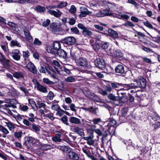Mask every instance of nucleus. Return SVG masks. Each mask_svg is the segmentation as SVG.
I'll return each instance as SVG.
<instances>
[{"label": "nucleus", "mask_w": 160, "mask_h": 160, "mask_svg": "<svg viewBox=\"0 0 160 160\" xmlns=\"http://www.w3.org/2000/svg\"><path fill=\"white\" fill-rule=\"evenodd\" d=\"M127 86L128 88H144L146 86V82L145 79L141 76L138 77L136 79L134 80L133 83L125 84Z\"/></svg>", "instance_id": "obj_1"}, {"label": "nucleus", "mask_w": 160, "mask_h": 160, "mask_svg": "<svg viewBox=\"0 0 160 160\" xmlns=\"http://www.w3.org/2000/svg\"><path fill=\"white\" fill-rule=\"evenodd\" d=\"M75 38L72 36L66 37L61 41V42L62 43L70 45H74L75 43Z\"/></svg>", "instance_id": "obj_2"}, {"label": "nucleus", "mask_w": 160, "mask_h": 160, "mask_svg": "<svg viewBox=\"0 0 160 160\" xmlns=\"http://www.w3.org/2000/svg\"><path fill=\"white\" fill-rule=\"evenodd\" d=\"M36 82L35 83V88H37L38 91L43 93H47L48 91L47 87L41 84L36 79Z\"/></svg>", "instance_id": "obj_3"}, {"label": "nucleus", "mask_w": 160, "mask_h": 160, "mask_svg": "<svg viewBox=\"0 0 160 160\" xmlns=\"http://www.w3.org/2000/svg\"><path fill=\"white\" fill-rule=\"evenodd\" d=\"M95 66L100 69L103 70L105 68L104 60L100 58H97L94 61Z\"/></svg>", "instance_id": "obj_4"}, {"label": "nucleus", "mask_w": 160, "mask_h": 160, "mask_svg": "<svg viewBox=\"0 0 160 160\" xmlns=\"http://www.w3.org/2000/svg\"><path fill=\"white\" fill-rule=\"evenodd\" d=\"M108 99L113 102H118L119 103H121L123 102V101L122 100L123 98V96H115L112 94L111 93L108 95Z\"/></svg>", "instance_id": "obj_5"}, {"label": "nucleus", "mask_w": 160, "mask_h": 160, "mask_svg": "<svg viewBox=\"0 0 160 160\" xmlns=\"http://www.w3.org/2000/svg\"><path fill=\"white\" fill-rule=\"evenodd\" d=\"M26 68L34 74H36L37 73V70L35 65L32 62H29L26 66Z\"/></svg>", "instance_id": "obj_6"}, {"label": "nucleus", "mask_w": 160, "mask_h": 160, "mask_svg": "<svg viewBox=\"0 0 160 160\" xmlns=\"http://www.w3.org/2000/svg\"><path fill=\"white\" fill-rule=\"evenodd\" d=\"M20 51L18 49H15L10 53L13 59L16 61L19 60L21 58L20 56L19 55Z\"/></svg>", "instance_id": "obj_7"}, {"label": "nucleus", "mask_w": 160, "mask_h": 160, "mask_svg": "<svg viewBox=\"0 0 160 160\" xmlns=\"http://www.w3.org/2000/svg\"><path fill=\"white\" fill-rule=\"evenodd\" d=\"M115 70L116 73L121 74H124L125 72L124 67L122 64L118 65L115 68Z\"/></svg>", "instance_id": "obj_8"}, {"label": "nucleus", "mask_w": 160, "mask_h": 160, "mask_svg": "<svg viewBox=\"0 0 160 160\" xmlns=\"http://www.w3.org/2000/svg\"><path fill=\"white\" fill-rule=\"evenodd\" d=\"M108 32L114 40L118 39V34L116 31L111 29H109L108 30Z\"/></svg>", "instance_id": "obj_9"}, {"label": "nucleus", "mask_w": 160, "mask_h": 160, "mask_svg": "<svg viewBox=\"0 0 160 160\" xmlns=\"http://www.w3.org/2000/svg\"><path fill=\"white\" fill-rule=\"evenodd\" d=\"M48 12L52 15L57 18L60 17L62 14V13L58 9H57V11L49 10L48 11Z\"/></svg>", "instance_id": "obj_10"}, {"label": "nucleus", "mask_w": 160, "mask_h": 160, "mask_svg": "<svg viewBox=\"0 0 160 160\" xmlns=\"http://www.w3.org/2000/svg\"><path fill=\"white\" fill-rule=\"evenodd\" d=\"M68 156L73 160H77L79 158L78 155L75 152L71 151L68 152Z\"/></svg>", "instance_id": "obj_11"}, {"label": "nucleus", "mask_w": 160, "mask_h": 160, "mask_svg": "<svg viewBox=\"0 0 160 160\" xmlns=\"http://www.w3.org/2000/svg\"><path fill=\"white\" fill-rule=\"evenodd\" d=\"M88 97L94 101L98 102L100 100L99 97L93 92H90L88 94Z\"/></svg>", "instance_id": "obj_12"}, {"label": "nucleus", "mask_w": 160, "mask_h": 160, "mask_svg": "<svg viewBox=\"0 0 160 160\" xmlns=\"http://www.w3.org/2000/svg\"><path fill=\"white\" fill-rule=\"evenodd\" d=\"M13 75L14 78L17 79H23L24 77V72L20 71L15 72L13 73Z\"/></svg>", "instance_id": "obj_13"}, {"label": "nucleus", "mask_w": 160, "mask_h": 160, "mask_svg": "<svg viewBox=\"0 0 160 160\" xmlns=\"http://www.w3.org/2000/svg\"><path fill=\"white\" fill-rule=\"evenodd\" d=\"M57 55L61 58H65L67 57V52L63 49H59L57 51Z\"/></svg>", "instance_id": "obj_14"}, {"label": "nucleus", "mask_w": 160, "mask_h": 160, "mask_svg": "<svg viewBox=\"0 0 160 160\" xmlns=\"http://www.w3.org/2000/svg\"><path fill=\"white\" fill-rule=\"evenodd\" d=\"M69 121L71 123L75 124H80L81 122L80 119L74 117H71L69 118Z\"/></svg>", "instance_id": "obj_15"}, {"label": "nucleus", "mask_w": 160, "mask_h": 160, "mask_svg": "<svg viewBox=\"0 0 160 160\" xmlns=\"http://www.w3.org/2000/svg\"><path fill=\"white\" fill-rule=\"evenodd\" d=\"M57 148L65 152H69L71 151V148L68 146L65 145L63 146H58L57 147Z\"/></svg>", "instance_id": "obj_16"}, {"label": "nucleus", "mask_w": 160, "mask_h": 160, "mask_svg": "<svg viewBox=\"0 0 160 160\" xmlns=\"http://www.w3.org/2000/svg\"><path fill=\"white\" fill-rule=\"evenodd\" d=\"M82 34L85 37L90 36L92 35V32L90 29L86 28L82 31Z\"/></svg>", "instance_id": "obj_17"}, {"label": "nucleus", "mask_w": 160, "mask_h": 160, "mask_svg": "<svg viewBox=\"0 0 160 160\" xmlns=\"http://www.w3.org/2000/svg\"><path fill=\"white\" fill-rule=\"evenodd\" d=\"M50 27L53 33H55L60 31L59 28L58 27L55 23H52L50 26Z\"/></svg>", "instance_id": "obj_18"}, {"label": "nucleus", "mask_w": 160, "mask_h": 160, "mask_svg": "<svg viewBox=\"0 0 160 160\" xmlns=\"http://www.w3.org/2000/svg\"><path fill=\"white\" fill-rule=\"evenodd\" d=\"M78 64L81 66H85L88 65V61L85 58H80L78 60Z\"/></svg>", "instance_id": "obj_19"}, {"label": "nucleus", "mask_w": 160, "mask_h": 160, "mask_svg": "<svg viewBox=\"0 0 160 160\" xmlns=\"http://www.w3.org/2000/svg\"><path fill=\"white\" fill-rule=\"evenodd\" d=\"M41 149L43 151H47L51 149L52 146L50 145L40 143Z\"/></svg>", "instance_id": "obj_20"}, {"label": "nucleus", "mask_w": 160, "mask_h": 160, "mask_svg": "<svg viewBox=\"0 0 160 160\" xmlns=\"http://www.w3.org/2000/svg\"><path fill=\"white\" fill-rule=\"evenodd\" d=\"M114 56L117 58H120L123 57V54L120 49H115L113 52Z\"/></svg>", "instance_id": "obj_21"}, {"label": "nucleus", "mask_w": 160, "mask_h": 160, "mask_svg": "<svg viewBox=\"0 0 160 160\" xmlns=\"http://www.w3.org/2000/svg\"><path fill=\"white\" fill-rule=\"evenodd\" d=\"M73 131L74 132L78 133L81 137L84 136V133L82 131V129L78 127H75L73 128Z\"/></svg>", "instance_id": "obj_22"}, {"label": "nucleus", "mask_w": 160, "mask_h": 160, "mask_svg": "<svg viewBox=\"0 0 160 160\" xmlns=\"http://www.w3.org/2000/svg\"><path fill=\"white\" fill-rule=\"evenodd\" d=\"M83 9V10H81V11L80 14L79 15L80 16L82 17H85L89 13V12L87 9L84 8Z\"/></svg>", "instance_id": "obj_23"}, {"label": "nucleus", "mask_w": 160, "mask_h": 160, "mask_svg": "<svg viewBox=\"0 0 160 160\" xmlns=\"http://www.w3.org/2000/svg\"><path fill=\"white\" fill-rule=\"evenodd\" d=\"M34 10L38 12L43 13L45 11L46 8L44 7L38 5L34 8Z\"/></svg>", "instance_id": "obj_24"}, {"label": "nucleus", "mask_w": 160, "mask_h": 160, "mask_svg": "<svg viewBox=\"0 0 160 160\" xmlns=\"http://www.w3.org/2000/svg\"><path fill=\"white\" fill-rule=\"evenodd\" d=\"M62 134L61 133H57L55 137L52 138V140L56 142H60L61 141L60 138L61 137Z\"/></svg>", "instance_id": "obj_25"}, {"label": "nucleus", "mask_w": 160, "mask_h": 160, "mask_svg": "<svg viewBox=\"0 0 160 160\" xmlns=\"http://www.w3.org/2000/svg\"><path fill=\"white\" fill-rule=\"evenodd\" d=\"M30 130L36 132H39L40 130L39 127L34 123L32 124L31 125V126L30 127Z\"/></svg>", "instance_id": "obj_26"}, {"label": "nucleus", "mask_w": 160, "mask_h": 160, "mask_svg": "<svg viewBox=\"0 0 160 160\" xmlns=\"http://www.w3.org/2000/svg\"><path fill=\"white\" fill-rule=\"evenodd\" d=\"M53 47L54 49L57 51L59 49H60L61 44L58 42L55 41L53 42Z\"/></svg>", "instance_id": "obj_27"}, {"label": "nucleus", "mask_w": 160, "mask_h": 160, "mask_svg": "<svg viewBox=\"0 0 160 160\" xmlns=\"http://www.w3.org/2000/svg\"><path fill=\"white\" fill-rule=\"evenodd\" d=\"M10 46L12 47L15 46L21 47L20 44L16 40H12L10 42Z\"/></svg>", "instance_id": "obj_28"}, {"label": "nucleus", "mask_w": 160, "mask_h": 160, "mask_svg": "<svg viewBox=\"0 0 160 160\" xmlns=\"http://www.w3.org/2000/svg\"><path fill=\"white\" fill-rule=\"evenodd\" d=\"M42 82L45 83L48 85H52L54 84V83L50 80L48 78H44L42 79Z\"/></svg>", "instance_id": "obj_29"}, {"label": "nucleus", "mask_w": 160, "mask_h": 160, "mask_svg": "<svg viewBox=\"0 0 160 160\" xmlns=\"http://www.w3.org/2000/svg\"><path fill=\"white\" fill-rule=\"evenodd\" d=\"M6 124L9 130L10 131H12V130L14 129L15 128L14 124L11 122H7Z\"/></svg>", "instance_id": "obj_30"}, {"label": "nucleus", "mask_w": 160, "mask_h": 160, "mask_svg": "<svg viewBox=\"0 0 160 160\" xmlns=\"http://www.w3.org/2000/svg\"><path fill=\"white\" fill-rule=\"evenodd\" d=\"M65 81L66 82H74L76 81V79L73 77H68L65 79Z\"/></svg>", "instance_id": "obj_31"}, {"label": "nucleus", "mask_w": 160, "mask_h": 160, "mask_svg": "<svg viewBox=\"0 0 160 160\" xmlns=\"http://www.w3.org/2000/svg\"><path fill=\"white\" fill-rule=\"evenodd\" d=\"M61 120L62 122L65 124L67 125H69L68 121V117L64 115L61 118Z\"/></svg>", "instance_id": "obj_32"}, {"label": "nucleus", "mask_w": 160, "mask_h": 160, "mask_svg": "<svg viewBox=\"0 0 160 160\" xmlns=\"http://www.w3.org/2000/svg\"><path fill=\"white\" fill-rule=\"evenodd\" d=\"M24 34L28 39L31 40L32 39V37L28 30H26V31H24Z\"/></svg>", "instance_id": "obj_33"}, {"label": "nucleus", "mask_w": 160, "mask_h": 160, "mask_svg": "<svg viewBox=\"0 0 160 160\" xmlns=\"http://www.w3.org/2000/svg\"><path fill=\"white\" fill-rule=\"evenodd\" d=\"M0 131L6 134H8L9 133V132L7 128L1 125H0Z\"/></svg>", "instance_id": "obj_34"}, {"label": "nucleus", "mask_w": 160, "mask_h": 160, "mask_svg": "<svg viewBox=\"0 0 160 160\" xmlns=\"http://www.w3.org/2000/svg\"><path fill=\"white\" fill-rule=\"evenodd\" d=\"M123 26L126 27H132L134 26V24L131 22L127 21L123 24Z\"/></svg>", "instance_id": "obj_35"}, {"label": "nucleus", "mask_w": 160, "mask_h": 160, "mask_svg": "<svg viewBox=\"0 0 160 160\" xmlns=\"http://www.w3.org/2000/svg\"><path fill=\"white\" fill-rule=\"evenodd\" d=\"M102 11L104 16H110L112 15V13L110 12V9L109 8L104 9L102 10Z\"/></svg>", "instance_id": "obj_36"}, {"label": "nucleus", "mask_w": 160, "mask_h": 160, "mask_svg": "<svg viewBox=\"0 0 160 160\" xmlns=\"http://www.w3.org/2000/svg\"><path fill=\"white\" fill-rule=\"evenodd\" d=\"M9 60L8 59H5L1 63L6 68H8L9 67Z\"/></svg>", "instance_id": "obj_37"}, {"label": "nucleus", "mask_w": 160, "mask_h": 160, "mask_svg": "<svg viewBox=\"0 0 160 160\" xmlns=\"http://www.w3.org/2000/svg\"><path fill=\"white\" fill-rule=\"evenodd\" d=\"M32 0H15L14 2L20 3H24L26 2L30 3L32 2Z\"/></svg>", "instance_id": "obj_38"}, {"label": "nucleus", "mask_w": 160, "mask_h": 160, "mask_svg": "<svg viewBox=\"0 0 160 160\" xmlns=\"http://www.w3.org/2000/svg\"><path fill=\"white\" fill-rule=\"evenodd\" d=\"M67 3L66 2H61L58 4L57 8H62L67 6Z\"/></svg>", "instance_id": "obj_39"}, {"label": "nucleus", "mask_w": 160, "mask_h": 160, "mask_svg": "<svg viewBox=\"0 0 160 160\" xmlns=\"http://www.w3.org/2000/svg\"><path fill=\"white\" fill-rule=\"evenodd\" d=\"M121 115L122 117H125L127 115L128 112V109L126 108H123L121 111Z\"/></svg>", "instance_id": "obj_40"}, {"label": "nucleus", "mask_w": 160, "mask_h": 160, "mask_svg": "<svg viewBox=\"0 0 160 160\" xmlns=\"http://www.w3.org/2000/svg\"><path fill=\"white\" fill-rule=\"evenodd\" d=\"M37 104L38 105V108H45L46 106V104L41 102L40 101H38L37 102Z\"/></svg>", "instance_id": "obj_41"}, {"label": "nucleus", "mask_w": 160, "mask_h": 160, "mask_svg": "<svg viewBox=\"0 0 160 160\" xmlns=\"http://www.w3.org/2000/svg\"><path fill=\"white\" fill-rule=\"evenodd\" d=\"M127 2L132 4L136 8L138 7V4L134 0H128Z\"/></svg>", "instance_id": "obj_42"}, {"label": "nucleus", "mask_w": 160, "mask_h": 160, "mask_svg": "<svg viewBox=\"0 0 160 160\" xmlns=\"http://www.w3.org/2000/svg\"><path fill=\"white\" fill-rule=\"evenodd\" d=\"M54 97V95L52 91H50L49 92L47 95V98L48 99L50 100H52L53 99Z\"/></svg>", "instance_id": "obj_43"}, {"label": "nucleus", "mask_w": 160, "mask_h": 160, "mask_svg": "<svg viewBox=\"0 0 160 160\" xmlns=\"http://www.w3.org/2000/svg\"><path fill=\"white\" fill-rule=\"evenodd\" d=\"M22 132H14V135L15 138L19 139L22 137Z\"/></svg>", "instance_id": "obj_44"}, {"label": "nucleus", "mask_w": 160, "mask_h": 160, "mask_svg": "<svg viewBox=\"0 0 160 160\" xmlns=\"http://www.w3.org/2000/svg\"><path fill=\"white\" fill-rule=\"evenodd\" d=\"M89 111L92 113L96 114L97 113V111L98 109V108H94L93 107H91L89 108Z\"/></svg>", "instance_id": "obj_45"}, {"label": "nucleus", "mask_w": 160, "mask_h": 160, "mask_svg": "<svg viewBox=\"0 0 160 160\" xmlns=\"http://www.w3.org/2000/svg\"><path fill=\"white\" fill-rule=\"evenodd\" d=\"M92 46L93 48V49L96 51H98L100 48L99 44L98 43H95Z\"/></svg>", "instance_id": "obj_46"}, {"label": "nucleus", "mask_w": 160, "mask_h": 160, "mask_svg": "<svg viewBox=\"0 0 160 160\" xmlns=\"http://www.w3.org/2000/svg\"><path fill=\"white\" fill-rule=\"evenodd\" d=\"M152 119L154 121H160V117L157 114H154L152 116Z\"/></svg>", "instance_id": "obj_47"}, {"label": "nucleus", "mask_w": 160, "mask_h": 160, "mask_svg": "<svg viewBox=\"0 0 160 160\" xmlns=\"http://www.w3.org/2000/svg\"><path fill=\"white\" fill-rule=\"evenodd\" d=\"M76 11V8L74 5H72L71 6L69 10V12L72 13H73Z\"/></svg>", "instance_id": "obj_48"}, {"label": "nucleus", "mask_w": 160, "mask_h": 160, "mask_svg": "<svg viewBox=\"0 0 160 160\" xmlns=\"http://www.w3.org/2000/svg\"><path fill=\"white\" fill-rule=\"evenodd\" d=\"M144 25L146 27L151 29H153L152 25L148 21L144 22H143Z\"/></svg>", "instance_id": "obj_49"}, {"label": "nucleus", "mask_w": 160, "mask_h": 160, "mask_svg": "<svg viewBox=\"0 0 160 160\" xmlns=\"http://www.w3.org/2000/svg\"><path fill=\"white\" fill-rule=\"evenodd\" d=\"M50 23V20L47 19L44 21L42 23V26L44 27H47L49 25Z\"/></svg>", "instance_id": "obj_50"}, {"label": "nucleus", "mask_w": 160, "mask_h": 160, "mask_svg": "<svg viewBox=\"0 0 160 160\" xmlns=\"http://www.w3.org/2000/svg\"><path fill=\"white\" fill-rule=\"evenodd\" d=\"M92 122L94 124H98L99 122H102L100 118H97L94 119Z\"/></svg>", "instance_id": "obj_51"}, {"label": "nucleus", "mask_w": 160, "mask_h": 160, "mask_svg": "<svg viewBox=\"0 0 160 160\" xmlns=\"http://www.w3.org/2000/svg\"><path fill=\"white\" fill-rule=\"evenodd\" d=\"M108 44L107 42H102L101 45V47L104 49H106L108 48Z\"/></svg>", "instance_id": "obj_52"}, {"label": "nucleus", "mask_w": 160, "mask_h": 160, "mask_svg": "<svg viewBox=\"0 0 160 160\" xmlns=\"http://www.w3.org/2000/svg\"><path fill=\"white\" fill-rule=\"evenodd\" d=\"M51 108L53 110L58 111L60 108V107L58 104H55L52 106Z\"/></svg>", "instance_id": "obj_53"}, {"label": "nucleus", "mask_w": 160, "mask_h": 160, "mask_svg": "<svg viewBox=\"0 0 160 160\" xmlns=\"http://www.w3.org/2000/svg\"><path fill=\"white\" fill-rule=\"evenodd\" d=\"M96 16L98 17H104L102 10L99 11L96 13Z\"/></svg>", "instance_id": "obj_54"}, {"label": "nucleus", "mask_w": 160, "mask_h": 160, "mask_svg": "<svg viewBox=\"0 0 160 160\" xmlns=\"http://www.w3.org/2000/svg\"><path fill=\"white\" fill-rule=\"evenodd\" d=\"M93 132H91L90 133L91 134L90 135H89L87 137H84L83 139H93L94 136L93 135Z\"/></svg>", "instance_id": "obj_55"}, {"label": "nucleus", "mask_w": 160, "mask_h": 160, "mask_svg": "<svg viewBox=\"0 0 160 160\" xmlns=\"http://www.w3.org/2000/svg\"><path fill=\"white\" fill-rule=\"evenodd\" d=\"M84 140H87V144L90 145H92L94 143V140H93V139H87Z\"/></svg>", "instance_id": "obj_56"}, {"label": "nucleus", "mask_w": 160, "mask_h": 160, "mask_svg": "<svg viewBox=\"0 0 160 160\" xmlns=\"http://www.w3.org/2000/svg\"><path fill=\"white\" fill-rule=\"evenodd\" d=\"M71 30L72 32H73L74 33L77 34H78L79 32L77 27H74L71 28Z\"/></svg>", "instance_id": "obj_57"}, {"label": "nucleus", "mask_w": 160, "mask_h": 160, "mask_svg": "<svg viewBox=\"0 0 160 160\" xmlns=\"http://www.w3.org/2000/svg\"><path fill=\"white\" fill-rule=\"evenodd\" d=\"M63 112L64 111L60 108L59 110H58V111L56 113V114L61 117L63 114Z\"/></svg>", "instance_id": "obj_58"}, {"label": "nucleus", "mask_w": 160, "mask_h": 160, "mask_svg": "<svg viewBox=\"0 0 160 160\" xmlns=\"http://www.w3.org/2000/svg\"><path fill=\"white\" fill-rule=\"evenodd\" d=\"M99 92L103 95H106L107 94V93L106 90H104L102 88H100L99 90Z\"/></svg>", "instance_id": "obj_59"}, {"label": "nucleus", "mask_w": 160, "mask_h": 160, "mask_svg": "<svg viewBox=\"0 0 160 160\" xmlns=\"http://www.w3.org/2000/svg\"><path fill=\"white\" fill-rule=\"evenodd\" d=\"M119 16L120 17V18H118L120 19L123 18L126 19H128L129 18V16L126 14L120 15Z\"/></svg>", "instance_id": "obj_60"}, {"label": "nucleus", "mask_w": 160, "mask_h": 160, "mask_svg": "<svg viewBox=\"0 0 160 160\" xmlns=\"http://www.w3.org/2000/svg\"><path fill=\"white\" fill-rule=\"evenodd\" d=\"M29 52L28 51L22 52L23 56L24 58H28L29 56Z\"/></svg>", "instance_id": "obj_61"}, {"label": "nucleus", "mask_w": 160, "mask_h": 160, "mask_svg": "<svg viewBox=\"0 0 160 160\" xmlns=\"http://www.w3.org/2000/svg\"><path fill=\"white\" fill-rule=\"evenodd\" d=\"M34 43L36 45H40L42 44V42L38 39L35 38Z\"/></svg>", "instance_id": "obj_62"}, {"label": "nucleus", "mask_w": 160, "mask_h": 160, "mask_svg": "<svg viewBox=\"0 0 160 160\" xmlns=\"http://www.w3.org/2000/svg\"><path fill=\"white\" fill-rule=\"evenodd\" d=\"M160 126V121H157L155 122L154 124H153L152 126L155 128H156L159 127Z\"/></svg>", "instance_id": "obj_63"}, {"label": "nucleus", "mask_w": 160, "mask_h": 160, "mask_svg": "<svg viewBox=\"0 0 160 160\" xmlns=\"http://www.w3.org/2000/svg\"><path fill=\"white\" fill-rule=\"evenodd\" d=\"M8 25L11 27L16 28L17 27V25L12 22H9Z\"/></svg>", "instance_id": "obj_64"}]
</instances>
